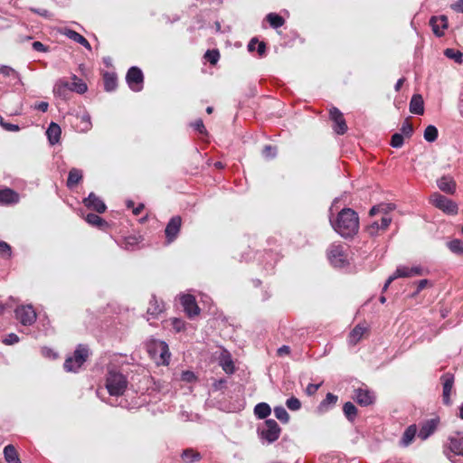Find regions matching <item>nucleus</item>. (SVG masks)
Segmentation results:
<instances>
[{"label": "nucleus", "instance_id": "obj_1", "mask_svg": "<svg viewBox=\"0 0 463 463\" xmlns=\"http://www.w3.org/2000/svg\"><path fill=\"white\" fill-rule=\"evenodd\" d=\"M333 229L343 238H351L358 232L359 217L351 208H344L337 214L335 221L330 220Z\"/></svg>", "mask_w": 463, "mask_h": 463}, {"label": "nucleus", "instance_id": "obj_2", "mask_svg": "<svg viewBox=\"0 0 463 463\" xmlns=\"http://www.w3.org/2000/svg\"><path fill=\"white\" fill-rule=\"evenodd\" d=\"M128 387L126 376L116 371L109 370L106 377V388L111 396H121Z\"/></svg>", "mask_w": 463, "mask_h": 463}, {"label": "nucleus", "instance_id": "obj_3", "mask_svg": "<svg viewBox=\"0 0 463 463\" xmlns=\"http://www.w3.org/2000/svg\"><path fill=\"white\" fill-rule=\"evenodd\" d=\"M89 355V347L82 344L78 345L73 354L66 358L63 364L64 370L66 372H77L87 361Z\"/></svg>", "mask_w": 463, "mask_h": 463}, {"label": "nucleus", "instance_id": "obj_4", "mask_svg": "<svg viewBox=\"0 0 463 463\" xmlns=\"http://www.w3.org/2000/svg\"><path fill=\"white\" fill-rule=\"evenodd\" d=\"M147 351L150 354L151 357L156 359V356H159L160 361L156 363H161L163 364H167L170 354L168 351L167 345L163 341L153 340L147 345Z\"/></svg>", "mask_w": 463, "mask_h": 463}, {"label": "nucleus", "instance_id": "obj_5", "mask_svg": "<svg viewBox=\"0 0 463 463\" xmlns=\"http://www.w3.org/2000/svg\"><path fill=\"white\" fill-rule=\"evenodd\" d=\"M430 201L435 207L443 211L445 213L452 215L458 213V208L457 203L439 193H434L431 194Z\"/></svg>", "mask_w": 463, "mask_h": 463}, {"label": "nucleus", "instance_id": "obj_6", "mask_svg": "<svg viewBox=\"0 0 463 463\" xmlns=\"http://www.w3.org/2000/svg\"><path fill=\"white\" fill-rule=\"evenodd\" d=\"M259 431L261 439L272 443L279 438L281 429L275 420L269 419L265 420L263 427L260 428Z\"/></svg>", "mask_w": 463, "mask_h": 463}, {"label": "nucleus", "instance_id": "obj_7", "mask_svg": "<svg viewBox=\"0 0 463 463\" xmlns=\"http://www.w3.org/2000/svg\"><path fill=\"white\" fill-rule=\"evenodd\" d=\"M15 317L23 326H32L37 318L35 310L32 305H22L14 310Z\"/></svg>", "mask_w": 463, "mask_h": 463}, {"label": "nucleus", "instance_id": "obj_8", "mask_svg": "<svg viewBox=\"0 0 463 463\" xmlns=\"http://www.w3.org/2000/svg\"><path fill=\"white\" fill-rule=\"evenodd\" d=\"M126 80L133 91H140L143 89L144 82L142 71L136 66L131 67L127 72Z\"/></svg>", "mask_w": 463, "mask_h": 463}, {"label": "nucleus", "instance_id": "obj_9", "mask_svg": "<svg viewBox=\"0 0 463 463\" xmlns=\"http://www.w3.org/2000/svg\"><path fill=\"white\" fill-rule=\"evenodd\" d=\"M444 452L449 459L451 455L463 456V437L449 436Z\"/></svg>", "mask_w": 463, "mask_h": 463}, {"label": "nucleus", "instance_id": "obj_10", "mask_svg": "<svg viewBox=\"0 0 463 463\" xmlns=\"http://www.w3.org/2000/svg\"><path fill=\"white\" fill-rule=\"evenodd\" d=\"M328 259L335 267H343L346 263V255L340 244H332L328 249Z\"/></svg>", "mask_w": 463, "mask_h": 463}, {"label": "nucleus", "instance_id": "obj_11", "mask_svg": "<svg viewBox=\"0 0 463 463\" xmlns=\"http://www.w3.org/2000/svg\"><path fill=\"white\" fill-rule=\"evenodd\" d=\"M329 116L331 120L334 121L333 128L338 135H343L347 131V125L344 118L343 113L337 109L333 107L329 110Z\"/></svg>", "mask_w": 463, "mask_h": 463}, {"label": "nucleus", "instance_id": "obj_12", "mask_svg": "<svg viewBox=\"0 0 463 463\" xmlns=\"http://www.w3.org/2000/svg\"><path fill=\"white\" fill-rule=\"evenodd\" d=\"M182 225V219L176 215L170 219L166 224L165 233L168 243L173 242L178 236Z\"/></svg>", "mask_w": 463, "mask_h": 463}, {"label": "nucleus", "instance_id": "obj_13", "mask_svg": "<svg viewBox=\"0 0 463 463\" xmlns=\"http://www.w3.org/2000/svg\"><path fill=\"white\" fill-rule=\"evenodd\" d=\"M181 303L184 312L189 317L198 316L200 308L196 303L195 298L193 295L187 294L181 297Z\"/></svg>", "mask_w": 463, "mask_h": 463}, {"label": "nucleus", "instance_id": "obj_14", "mask_svg": "<svg viewBox=\"0 0 463 463\" xmlns=\"http://www.w3.org/2000/svg\"><path fill=\"white\" fill-rule=\"evenodd\" d=\"M83 203L86 207L92 209L99 213H104L107 209L105 203L94 193H90L89 196L84 199Z\"/></svg>", "mask_w": 463, "mask_h": 463}, {"label": "nucleus", "instance_id": "obj_15", "mask_svg": "<svg viewBox=\"0 0 463 463\" xmlns=\"http://www.w3.org/2000/svg\"><path fill=\"white\" fill-rule=\"evenodd\" d=\"M443 384L442 399L447 405L450 403V394L454 384V375L447 373L441 376Z\"/></svg>", "mask_w": 463, "mask_h": 463}, {"label": "nucleus", "instance_id": "obj_16", "mask_svg": "<svg viewBox=\"0 0 463 463\" xmlns=\"http://www.w3.org/2000/svg\"><path fill=\"white\" fill-rule=\"evenodd\" d=\"M430 24L437 36H442L444 34V29L448 27V19L445 15L439 17L433 16L430 20Z\"/></svg>", "mask_w": 463, "mask_h": 463}, {"label": "nucleus", "instance_id": "obj_17", "mask_svg": "<svg viewBox=\"0 0 463 463\" xmlns=\"http://www.w3.org/2000/svg\"><path fill=\"white\" fill-rule=\"evenodd\" d=\"M164 304L162 301H159L156 298V297H152L149 301V306L146 310L147 315V320H150V318H156L159 314H161L164 311Z\"/></svg>", "mask_w": 463, "mask_h": 463}, {"label": "nucleus", "instance_id": "obj_18", "mask_svg": "<svg viewBox=\"0 0 463 463\" xmlns=\"http://www.w3.org/2000/svg\"><path fill=\"white\" fill-rule=\"evenodd\" d=\"M355 401L361 406H368L373 403L374 396L370 391L359 388L355 391Z\"/></svg>", "mask_w": 463, "mask_h": 463}, {"label": "nucleus", "instance_id": "obj_19", "mask_svg": "<svg viewBox=\"0 0 463 463\" xmlns=\"http://www.w3.org/2000/svg\"><path fill=\"white\" fill-rule=\"evenodd\" d=\"M368 332V327L364 325L358 324L350 332L348 335V343L351 345H355L363 338L364 335Z\"/></svg>", "mask_w": 463, "mask_h": 463}, {"label": "nucleus", "instance_id": "obj_20", "mask_svg": "<svg viewBox=\"0 0 463 463\" xmlns=\"http://www.w3.org/2000/svg\"><path fill=\"white\" fill-rule=\"evenodd\" d=\"M439 420L437 419H431L425 421L419 431L418 436L422 439H427L437 429Z\"/></svg>", "mask_w": 463, "mask_h": 463}, {"label": "nucleus", "instance_id": "obj_21", "mask_svg": "<svg viewBox=\"0 0 463 463\" xmlns=\"http://www.w3.org/2000/svg\"><path fill=\"white\" fill-rule=\"evenodd\" d=\"M53 93L62 99H67L71 94L69 81L62 79L59 80L53 87Z\"/></svg>", "mask_w": 463, "mask_h": 463}, {"label": "nucleus", "instance_id": "obj_22", "mask_svg": "<svg viewBox=\"0 0 463 463\" xmlns=\"http://www.w3.org/2000/svg\"><path fill=\"white\" fill-rule=\"evenodd\" d=\"M437 184L439 188L447 194H454L456 191V183L452 177L444 175L438 179Z\"/></svg>", "mask_w": 463, "mask_h": 463}, {"label": "nucleus", "instance_id": "obj_23", "mask_svg": "<svg viewBox=\"0 0 463 463\" xmlns=\"http://www.w3.org/2000/svg\"><path fill=\"white\" fill-rule=\"evenodd\" d=\"M18 201L19 194L15 191L10 188L0 190V204L16 203Z\"/></svg>", "mask_w": 463, "mask_h": 463}, {"label": "nucleus", "instance_id": "obj_24", "mask_svg": "<svg viewBox=\"0 0 463 463\" xmlns=\"http://www.w3.org/2000/svg\"><path fill=\"white\" fill-rule=\"evenodd\" d=\"M61 33L63 35L67 36L69 39L81 44L86 49L91 50V46H90V43L87 41V39L85 37H83L79 33H77L71 29H69V28H64L62 30Z\"/></svg>", "mask_w": 463, "mask_h": 463}, {"label": "nucleus", "instance_id": "obj_25", "mask_svg": "<svg viewBox=\"0 0 463 463\" xmlns=\"http://www.w3.org/2000/svg\"><path fill=\"white\" fill-rule=\"evenodd\" d=\"M410 111L416 115L424 113V102L421 95L414 94L410 102Z\"/></svg>", "mask_w": 463, "mask_h": 463}, {"label": "nucleus", "instance_id": "obj_26", "mask_svg": "<svg viewBox=\"0 0 463 463\" xmlns=\"http://www.w3.org/2000/svg\"><path fill=\"white\" fill-rule=\"evenodd\" d=\"M61 129L60 126L54 122H52L46 131V135L49 142L52 145H55L60 141Z\"/></svg>", "mask_w": 463, "mask_h": 463}, {"label": "nucleus", "instance_id": "obj_27", "mask_svg": "<svg viewBox=\"0 0 463 463\" xmlns=\"http://www.w3.org/2000/svg\"><path fill=\"white\" fill-rule=\"evenodd\" d=\"M398 278H410V268L405 266L398 267L395 272L388 278L383 289L386 290L390 284Z\"/></svg>", "mask_w": 463, "mask_h": 463}, {"label": "nucleus", "instance_id": "obj_28", "mask_svg": "<svg viewBox=\"0 0 463 463\" xmlns=\"http://www.w3.org/2000/svg\"><path fill=\"white\" fill-rule=\"evenodd\" d=\"M417 434V426L415 424L410 425L400 440V444L402 447H408L414 439Z\"/></svg>", "mask_w": 463, "mask_h": 463}, {"label": "nucleus", "instance_id": "obj_29", "mask_svg": "<svg viewBox=\"0 0 463 463\" xmlns=\"http://www.w3.org/2000/svg\"><path fill=\"white\" fill-rule=\"evenodd\" d=\"M104 89L110 92L116 90L118 86V78L114 72H105L103 74Z\"/></svg>", "mask_w": 463, "mask_h": 463}, {"label": "nucleus", "instance_id": "obj_30", "mask_svg": "<svg viewBox=\"0 0 463 463\" xmlns=\"http://www.w3.org/2000/svg\"><path fill=\"white\" fill-rule=\"evenodd\" d=\"M71 80L72 82H69L71 92L74 91L79 94H83L87 91V84L81 79L78 78L76 75H73Z\"/></svg>", "mask_w": 463, "mask_h": 463}, {"label": "nucleus", "instance_id": "obj_31", "mask_svg": "<svg viewBox=\"0 0 463 463\" xmlns=\"http://www.w3.org/2000/svg\"><path fill=\"white\" fill-rule=\"evenodd\" d=\"M4 455L7 463H21L14 446L11 444L5 447Z\"/></svg>", "mask_w": 463, "mask_h": 463}, {"label": "nucleus", "instance_id": "obj_32", "mask_svg": "<svg viewBox=\"0 0 463 463\" xmlns=\"http://www.w3.org/2000/svg\"><path fill=\"white\" fill-rule=\"evenodd\" d=\"M81 179H82L81 171L77 168H72L69 172V175H68V179H67V186L69 188H72L75 185H77Z\"/></svg>", "mask_w": 463, "mask_h": 463}, {"label": "nucleus", "instance_id": "obj_33", "mask_svg": "<svg viewBox=\"0 0 463 463\" xmlns=\"http://www.w3.org/2000/svg\"><path fill=\"white\" fill-rule=\"evenodd\" d=\"M181 458L184 463H193L200 460L202 456L193 449H186L182 452Z\"/></svg>", "mask_w": 463, "mask_h": 463}, {"label": "nucleus", "instance_id": "obj_34", "mask_svg": "<svg viewBox=\"0 0 463 463\" xmlns=\"http://www.w3.org/2000/svg\"><path fill=\"white\" fill-rule=\"evenodd\" d=\"M271 412L269 405L266 402L258 403L254 408V413L259 419H266Z\"/></svg>", "mask_w": 463, "mask_h": 463}, {"label": "nucleus", "instance_id": "obj_35", "mask_svg": "<svg viewBox=\"0 0 463 463\" xmlns=\"http://www.w3.org/2000/svg\"><path fill=\"white\" fill-rule=\"evenodd\" d=\"M266 19L269 23L270 26L275 29L281 27L285 23L284 18L275 13H269L266 16Z\"/></svg>", "mask_w": 463, "mask_h": 463}, {"label": "nucleus", "instance_id": "obj_36", "mask_svg": "<svg viewBox=\"0 0 463 463\" xmlns=\"http://www.w3.org/2000/svg\"><path fill=\"white\" fill-rule=\"evenodd\" d=\"M338 398L336 395L328 392L326 396V398L321 402L319 404V410L321 411H326L328 408L335 405L337 402Z\"/></svg>", "mask_w": 463, "mask_h": 463}, {"label": "nucleus", "instance_id": "obj_37", "mask_svg": "<svg viewBox=\"0 0 463 463\" xmlns=\"http://www.w3.org/2000/svg\"><path fill=\"white\" fill-rule=\"evenodd\" d=\"M343 411L349 420H354L357 415V409L351 402H347L344 404Z\"/></svg>", "mask_w": 463, "mask_h": 463}, {"label": "nucleus", "instance_id": "obj_38", "mask_svg": "<svg viewBox=\"0 0 463 463\" xmlns=\"http://www.w3.org/2000/svg\"><path fill=\"white\" fill-rule=\"evenodd\" d=\"M438 129L433 125H429L424 130V138L428 142H434L438 137Z\"/></svg>", "mask_w": 463, "mask_h": 463}, {"label": "nucleus", "instance_id": "obj_39", "mask_svg": "<svg viewBox=\"0 0 463 463\" xmlns=\"http://www.w3.org/2000/svg\"><path fill=\"white\" fill-rule=\"evenodd\" d=\"M85 220L93 226L102 227L103 225H107V222L95 213H89Z\"/></svg>", "mask_w": 463, "mask_h": 463}, {"label": "nucleus", "instance_id": "obj_40", "mask_svg": "<svg viewBox=\"0 0 463 463\" xmlns=\"http://www.w3.org/2000/svg\"><path fill=\"white\" fill-rule=\"evenodd\" d=\"M274 414L278 420L282 423H288L289 420V415L286 409L282 406H277L274 408Z\"/></svg>", "mask_w": 463, "mask_h": 463}, {"label": "nucleus", "instance_id": "obj_41", "mask_svg": "<svg viewBox=\"0 0 463 463\" xmlns=\"http://www.w3.org/2000/svg\"><path fill=\"white\" fill-rule=\"evenodd\" d=\"M392 209H393V207L392 206V204H378V205H374L371 208L369 214L371 216H374L375 214H377L379 213H383V214H386Z\"/></svg>", "mask_w": 463, "mask_h": 463}, {"label": "nucleus", "instance_id": "obj_42", "mask_svg": "<svg viewBox=\"0 0 463 463\" xmlns=\"http://www.w3.org/2000/svg\"><path fill=\"white\" fill-rule=\"evenodd\" d=\"M449 249L456 254H463V241L454 239L448 242Z\"/></svg>", "mask_w": 463, "mask_h": 463}, {"label": "nucleus", "instance_id": "obj_43", "mask_svg": "<svg viewBox=\"0 0 463 463\" xmlns=\"http://www.w3.org/2000/svg\"><path fill=\"white\" fill-rule=\"evenodd\" d=\"M444 54L446 57H448L449 59L454 60L458 63L462 62V55L463 54H462V52H460L458 50H455L452 48H448L444 51Z\"/></svg>", "mask_w": 463, "mask_h": 463}, {"label": "nucleus", "instance_id": "obj_44", "mask_svg": "<svg viewBox=\"0 0 463 463\" xmlns=\"http://www.w3.org/2000/svg\"><path fill=\"white\" fill-rule=\"evenodd\" d=\"M0 73L5 77H14L20 80L19 73L14 69L7 65H0Z\"/></svg>", "mask_w": 463, "mask_h": 463}, {"label": "nucleus", "instance_id": "obj_45", "mask_svg": "<svg viewBox=\"0 0 463 463\" xmlns=\"http://www.w3.org/2000/svg\"><path fill=\"white\" fill-rule=\"evenodd\" d=\"M404 142V137L401 133H395L391 139V146L395 148L402 147Z\"/></svg>", "mask_w": 463, "mask_h": 463}, {"label": "nucleus", "instance_id": "obj_46", "mask_svg": "<svg viewBox=\"0 0 463 463\" xmlns=\"http://www.w3.org/2000/svg\"><path fill=\"white\" fill-rule=\"evenodd\" d=\"M287 407L291 411H298L301 408L300 401L296 397H290L286 402Z\"/></svg>", "mask_w": 463, "mask_h": 463}, {"label": "nucleus", "instance_id": "obj_47", "mask_svg": "<svg viewBox=\"0 0 463 463\" xmlns=\"http://www.w3.org/2000/svg\"><path fill=\"white\" fill-rule=\"evenodd\" d=\"M262 155L266 158H274L277 155V148L270 145H267L264 146V148L262 150Z\"/></svg>", "mask_w": 463, "mask_h": 463}, {"label": "nucleus", "instance_id": "obj_48", "mask_svg": "<svg viewBox=\"0 0 463 463\" xmlns=\"http://www.w3.org/2000/svg\"><path fill=\"white\" fill-rule=\"evenodd\" d=\"M401 132L402 136L410 137L413 133L412 125L408 120H405L401 128Z\"/></svg>", "mask_w": 463, "mask_h": 463}, {"label": "nucleus", "instance_id": "obj_49", "mask_svg": "<svg viewBox=\"0 0 463 463\" xmlns=\"http://www.w3.org/2000/svg\"><path fill=\"white\" fill-rule=\"evenodd\" d=\"M205 58L208 60L210 63L215 64L220 58V53L216 50L207 51L205 53Z\"/></svg>", "mask_w": 463, "mask_h": 463}, {"label": "nucleus", "instance_id": "obj_50", "mask_svg": "<svg viewBox=\"0 0 463 463\" xmlns=\"http://www.w3.org/2000/svg\"><path fill=\"white\" fill-rule=\"evenodd\" d=\"M0 125L7 131H18L20 129L18 125H14L12 123H6L4 121L3 117L0 116Z\"/></svg>", "mask_w": 463, "mask_h": 463}, {"label": "nucleus", "instance_id": "obj_51", "mask_svg": "<svg viewBox=\"0 0 463 463\" xmlns=\"http://www.w3.org/2000/svg\"><path fill=\"white\" fill-rule=\"evenodd\" d=\"M19 342V337L17 335L11 333L5 336L3 340V343L7 345H11Z\"/></svg>", "mask_w": 463, "mask_h": 463}, {"label": "nucleus", "instance_id": "obj_52", "mask_svg": "<svg viewBox=\"0 0 463 463\" xmlns=\"http://www.w3.org/2000/svg\"><path fill=\"white\" fill-rule=\"evenodd\" d=\"M0 252L2 255L10 257L11 256V247L5 241H0Z\"/></svg>", "mask_w": 463, "mask_h": 463}, {"label": "nucleus", "instance_id": "obj_53", "mask_svg": "<svg viewBox=\"0 0 463 463\" xmlns=\"http://www.w3.org/2000/svg\"><path fill=\"white\" fill-rule=\"evenodd\" d=\"M195 130H197L200 134H204L206 133V128L203 125V122L202 119H197L195 120L193 125H192Z\"/></svg>", "mask_w": 463, "mask_h": 463}, {"label": "nucleus", "instance_id": "obj_54", "mask_svg": "<svg viewBox=\"0 0 463 463\" xmlns=\"http://www.w3.org/2000/svg\"><path fill=\"white\" fill-rule=\"evenodd\" d=\"M222 369L227 373H232L234 372V365L232 360H226L222 363Z\"/></svg>", "mask_w": 463, "mask_h": 463}, {"label": "nucleus", "instance_id": "obj_55", "mask_svg": "<svg viewBox=\"0 0 463 463\" xmlns=\"http://www.w3.org/2000/svg\"><path fill=\"white\" fill-rule=\"evenodd\" d=\"M392 222V218L388 215V213L384 214L381 219L380 227L381 230H386Z\"/></svg>", "mask_w": 463, "mask_h": 463}, {"label": "nucleus", "instance_id": "obj_56", "mask_svg": "<svg viewBox=\"0 0 463 463\" xmlns=\"http://www.w3.org/2000/svg\"><path fill=\"white\" fill-rule=\"evenodd\" d=\"M319 384L309 383L306 388V393L309 396L315 394L320 387Z\"/></svg>", "mask_w": 463, "mask_h": 463}, {"label": "nucleus", "instance_id": "obj_57", "mask_svg": "<svg viewBox=\"0 0 463 463\" xmlns=\"http://www.w3.org/2000/svg\"><path fill=\"white\" fill-rule=\"evenodd\" d=\"M172 325L176 331H181L184 328V322L178 318H174Z\"/></svg>", "mask_w": 463, "mask_h": 463}, {"label": "nucleus", "instance_id": "obj_58", "mask_svg": "<svg viewBox=\"0 0 463 463\" xmlns=\"http://www.w3.org/2000/svg\"><path fill=\"white\" fill-rule=\"evenodd\" d=\"M381 229L380 224L377 222H373L368 226L367 231L371 235H375Z\"/></svg>", "mask_w": 463, "mask_h": 463}, {"label": "nucleus", "instance_id": "obj_59", "mask_svg": "<svg viewBox=\"0 0 463 463\" xmlns=\"http://www.w3.org/2000/svg\"><path fill=\"white\" fill-rule=\"evenodd\" d=\"M195 379V375L193 372L186 371L182 373V380L191 383Z\"/></svg>", "mask_w": 463, "mask_h": 463}, {"label": "nucleus", "instance_id": "obj_60", "mask_svg": "<svg viewBox=\"0 0 463 463\" xmlns=\"http://www.w3.org/2000/svg\"><path fill=\"white\" fill-rule=\"evenodd\" d=\"M33 49L36 52H47V50H48V48L44 44H43L41 42H38V41L33 43Z\"/></svg>", "mask_w": 463, "mask_h": 463}, {"label": "nucleus", "instance_id": "obj_61", "mask_svg": "<svg viewBox=\"0 0 463 463\" xmlns=\"http://www.w3.org/2000/svg\"><path fill=\"white\" fill-rule=\"evenodd\" d=\"M422 274H423L422 268L418 267V266L410 268V277L420 276Z\"/></svg>", "mask_w": 463, "mask_h": 463}, {"label": "nucleus", "instance_id": "obj_62", "mask_svg": "<svg viewBox=\"0 0 463 463\" xmlns=\"http://www.w3.org/2000/svg\"><path fill=\"white\" fill-rule=\"evenodd\" d=\"M125 241L126 249H129V247H133L137 244V239L136 237H128Z\"/></svg>", "mask_w": 463, "mask_h": 463}, {"label": "nucleus", "instance_id": "obj_63", "mask_svg": "<svg viewBox=\"0 0 463 463\" xmlns=\"http://www.w3.org/2000/svg\"><path fill=\"white\" fill-rule=\"evenodd\" d=\"M48 108H49V104H48V102H45V101H42V102L38 103L37 105H35V109H37L38 110L43 111V112H46Z\"/></svg>", "mask_w": 463, "mask_h": 463}, {"label": "nucleus", "instance_id": "obj_64", "mask_svg": "<svg viewBox=\"0 0 463 463\" xmlns=\"http://www.w3.org/2000/svg\"><path fill=\"white\" fill-rule=\"evenodd\" d=\"M453 9L457 12L463 13V0H458L455 5H453Z\"/></svg>", "mask_w": 463, "mask_h": 463}]
</instances>
